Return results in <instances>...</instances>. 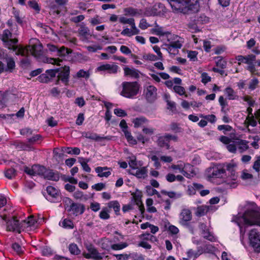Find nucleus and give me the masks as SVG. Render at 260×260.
I'll list each match as a JSON object with an SVG mask.
<instances>
[{
	"instance_id": "423d86ee",
	"label": "nucleus",
	"mask_w": 260,
	"mask_h": 260,
	"mask_svg": "<svg viewBox=\"0 0 260 260\" xmlns=\"http://www.w3.org/2000/svg\"><path fill=\"white\" fill-rule=\"evenodd\" d=\"M225 169L229 174V176L225 182L230 185L231 187L235 188L236 186V180L237 175L236 173V165L233 162L227 164L225 165Z\"/></svg>"
},
{
	"instance_id": "a878e982",
	"label": "nucleus",
	"mask_w": 260,
	"mask_h": 260,
	"mask_svg": "<svg viewBox=\"0 0 260 260\" xmlns=\"http://www.w3.org/2000/svg\"><path fill=\"white\" fill-rule=\"evenodd\" d=\"M67 181H68L70 183H68L66 184L65 185V188L66 190L70 192H72L75 190V187L74 185V184H77V180L73 177H69L66 179Z\"/></svg>"
},
{
	"instance_id": "a211bd4d",
	"label": "nucleus",
	"mask_w": 260,
	"mask_h": 260,
	"mask_svg": "<svg viewBox=\"0 0 260 260\" xmlns=\"http://www.w3.org/2000/svg\"><path fill=\"white\" fill-rule=\"evenodd\" d=\"M156 88L153 85H149L146 90V96L147 99L150 102L154 101L156 96Z\"/></svg>"
},
{
	"instance_id": "f3484780",
	"label": "nucleus",
	"mask_w": 260,
	"mask_h": 260,
	"mask_svg": "<svg viewBox=\"0 0 260 260\" xmlns=\"http://www.w3.org/2000/svg\"><path fill=\"white\" fill-rule=\"evenodd\" d=\"M132 122L135 128H143L149 123V120L144 116H140L134 118Z\"/></svg>"
},
{
	"instance_id": "4468645a",
	"label": "nucleus",
	"mask_w": 260,
	"mask_h": 260,
	"mask_svg": "<svg viewBox=\"0 0 260 260\" xmlns=\"http://www.w3.org/2000/svg\"><path fill=\"white\" fill-rule=\"evenodd\" d=\"M192 218V215L191 211L187 209H183L182 210L180 216V223L183 225H186L187 224L188 221H189Z\"/></svg>"
},
{
	"instance_id": "aec40b11",
	"label": "nucleus",
	"mask_w": 260,
	"mask_h": 260,
	"mask_svg": "<svg viewBox=\"0 0 260 260\" xmlns=\"http://www.w3.org/2000/svg\"><path fill=\"white\" fill-rule=\"evenodd\" d=\"M131 174L137 178H144L147 176V169L146 167L137 168L136 169H133V170H131Z\"/></svg>"
},
{
	"instance_id": "f704fd0d",
	"label": "nucleus",
	"mask_w": 260,
	"mask_h": 260,
	"mask_svg": "<svg viewBox=\"0 0 260 260\" xmlns=\"http://www.w3.org/2000/svg\"><path fill=\"white\" fill-rule=\"evenodd\" d=\"M238 149L240 153H243L249 148L248 142L245 140H240L238 142Z\"/></svg>"
},
{
	"instance_id": "6e6d98bb",
	"label": "nucleus",
	"mask_w": 260,
	"mask_h": 260,
	"mask_svg": "<svg viewBox=\"0 0 260 260\" xmlns=\"http://www.w3.org/2000/svg\"><path fill=\"white\" fill-rule=\"evenodd\" d=\"M151 25L147 22V21L145 19H142L139 25V27L142 29H146L148 27L151 26Z\"/></svg>"
},
{
	"instance_id": "4be33fe9",
	"label": "nucleus",
	"mask_w": 260,
	"mask_h": 260,
	"mask_svg": "<svg viewBox=\"0 0 260 260\" xmlns=\"http://www.w3.org/2000/svg\"><path fill=\"white\" fill-rule=\"evenodd\" d=\"M43 176L50 180L57 181L59 179V175L57 173L53 172L51 170H47L45 168V171L44 172Z\"/></svg>"
},
{
	"instance_id": "49530a36",
	"label": "nucleus",
	"mask_w": 260,
	"mask_h": 260,
	"mask_svg": "<svg viewBox=\"0 0 260 260\" xmlns=\"http://www.w3.org/2000/svg\"><path fill=\"white\" fill-rule=\"evenodd\" d=\"M246 120L248 124L253 127L255 126L257 124V121L255 115H248L246 118Z\"/></svg>"
},
{
	"instance_id": "0e129e2a",
	"label": "nucleus",
	"mask_w": 260,
	"mask_h": 260,
	"mask_svg": "<svg viewBox=\"0 0 260 260\" xmlns=\"http://www.w3.org/2000/svg\"><path fill=\"white\" fill-rule=\"evenodd\" d=\"M136 140L141 142L143 144H144L145 143L148 142L149 141V138H146L142 134H139L137 136Z\"/></svg>"
},
{
	"instance_id": "7c9ffc66",
	"label": "nucleus",
	"mask_w": 260,
	"mask_h": 260,
	"mask_svg": "<svg viewBox=\"0 0 260 260\" xmlns=\"http://www.w3.org/2000/svg\"><path fill=\"white\" fill-rule=\"evenodd\" d=\"M47 192L49 196L53 198H57L59 196L58 190L51 186L47 187Z\"/></svg>"
},
{
	"instance_id": "6e6552de",
	"label": "nucleus",
	"mask_w": 260,
	"mask_h": 260,
	"mask_svg": "<svg viewBox=\"0 0 260 260\" xmlns=\"http://www.w3.org/2000/svg\"><path fill=\"white\" fill-rule=\"evenodd\" d=\"M225 173V169L220 165L210 167L207 171V175L209 178H222Z\"/></svg>"
},
{
	"instance_id": "39448f33",
	"label": "nucleus",
	"mask_w": 260,
	"mask_h": 260,
	"mask_svg": "<svg viewBox=\"0 0 260 260\" xmlns=\"http://www.w3.org/2000/svg\"><path fill=\"white\" fill-rule=\"evenodd\" d=\"M120 94L126 98L132 99L139 92L140 85L137 82H123Z\"/></svg>"
},
{
	"instance_id": "f03ea898",
	"label": "nucleus",
	"mask_w": 260,
	"mask_h": 260,
	"mask_svg": "<svg viewBox=\"0 0 260 260\" xmlns=\"http://www.w3.org/2000/svg\"><path fill=\"white\" fill-rule=\"evenodd\" d=\"M23 49L25 51L23 55H25V51H29L30 53L40 61L60 66V62L62 61L61 59L59 58H48L44 55L43 46L38 40L35 44L29 46L26 49Z\"/></svg>"
},
{
	"instance_id": "9b49d317",
	"label": "nucleus",
	"mask_w": 260,
	"mask_h": 260,
	"mask_svg": "<svg viewBox=\"0 0 260 260\" xmlns=\"http://www.w3.org/2000/svg\"><path fill=\"white\" fill-rule=\"evenodd\" d=\"M63 202L65 204V209L70 215L77 216L80 213L79 206L77 204L73 203L70 199L66 198Z\"/></svg>"
},
{
	"instance_id": "9d476101",
	"label": "nucleus",
	"mask_w": 260,
	"mask_h": 260,
	"mask_svg": "<svg viewBox=\"0 0 260 260\" xmlns=\"http://www.w3.org/2000/svg\"><path fill=\"white\" fill-rule=\"evenodd\" d=\"M168 41L170 42L169 44L166 45L167 49L170 53L173 51L174 49H180L182 47V44L179 40L180 38L175 35L168 34Z\"/></svg>"
},
{
	"instance_id": "774afa93",
	"label": "nucleus",
	"mask_w": 260,
	"mask_h": 260,
	"mask_svg": "<svg viewBox=\"0 0 260 260\" xmlns=\"http://www.w3.org/2000/svg\"><path fill=\"white\" fill-rule=\"evenodd\" d=\"M260 168V156L256 157V160L254 162L253 169L256 172H259Z\"/></svg>"
},
{
	"instance_id": "e433bc0d",
	"label": "nucleus",
	"mask_w": 260,
	"mask_h": 260,
	"mask_svg": "<svg viewBox=\"0 0 260 260\" xmlns=\"http://www.w3.org/2000/svg\"><path fill=\"white\" fill-rule=\"evenodd\" d=\"M225 93L226 94L229 100H235L237 95L234 90L231 87H227L225 89Z\"/></svg>"
},
{
	"instance_id": "4d7b16f0",
	"label": "nucleus",
	"mask_w": 260,
	"mask_h": 260,
	"mask_svg": "<svg viewBox=\"0 0 260 260\" xmlns=\"http://www.w3.org/2000/svg\"><path fill=\"white\" fill-rule=\"evenodd\" d=\"M110 241L108 239H104L102 240L101 247L103 249L109 250L111 246L109 244Z\"/></svg>"
},
{
	"instance_id": "2f4dec72",
	"label": "nucleus",
	"mask_w": 260,
	"mask_h": 260,
	"mask_svg": "<svg viewBox=\"0 0 260 260\" xmlns=\"http://www.w3.org/2000/svg\"><path fill=\"white\" fill-rule=\"evenodd\" d=\"M155 27L151 29V32L153 34H155L156 35L158 36H165L166 35L167 37L168 34H170L168 32H164L163 31L162 28L161 27H159L156 23V22H155Z\"/></svg>"
},
{
	"instance_id": "5701e85b",
	"label": "nucleus",
	"mask_w": 260,
	"mask_h": 260,
	"mask_svg": "<svg viewBox=\"0 0 260 260\" xmlns=\"http://www.w3.org/2000/svg\"><path fill=\"white\" fill-rule=\"evenodd\" d=\"M183 173L182 174L187 178H190L196 175V172L194 170L193 167L187 164L183 166Z\"/></svg>"
},
{
	"instance_id": "e2e57ef3",
	"label": "nucleus",
	"mask_w": 260,
	"mask_h": 260,
	"mask_svg": "<svg viewBox=\"0 0 260 260\" xmlns=\"http://www.w3.org/2000/svg\"><path fill=\"white\" fill-rule=\"evenodd\" d=\"M119 21L122 24H131L135 21L133 18H127L124 17L120 18Z\"/></svg>"
},
{
	"instance_id": "13d9d810",
	"label": "nucleus",
	"mask_w": 260,
	"mask_h": 260,
	"mask_svg": "<svg viewBox=\"0 0 260 260\" xmlns=\"http://www.w3.org/2000/svg\"><path fill=\"white\" fill-rule=\"evenodd\" d=\"M173 89L175 92L182 95L185 94V89L183 87L178 85L174 86Z\"/></svg>"
},
{
	"instance_id": "c9c22d12",
	"label": "nucleus",
	"mask_w": 260,
	"mask_h": 260,
	"mask_svg": "<svg viewBox=\"0 0 260 260\" xmlns=\"http://www.w3.org/2000/svg\"><path fill=\"white\" fill-rule=\"evenodd\" d=\"M208 211V208L206 206H200L197 207L196 214L198 216H202L205 215Z\"/></svg>"
},
{
	"instance_id": "0eeeda50",
	"label": "nucleus",
	"mask_w": 260,
	"mask_h": 260,
	"mask_svg": "<svg viewBox=\"0 0 260 260\" xmlns=\"http://www.w3.org/2000/svg\"><path fill=\"white\" fill-rule=\"evenodd\" d=\"M250 245L256 252H260V234L255 230L252 229L249 234Z\"/></svg>"
},
{
	"instance_id": "b1692460",
	"label": "nucleus",
	"mask_w": 260,
	"mask_h": 260,
	"mask_svg": "<svg viewBox=\"0 0 260 260\" xmlns=\"http://www.w3.org/2000/svg\"><path fill=\"white\" fill-rule=\"evenodd\" d=\"M156 144L160 148H166V149L170 148L169 141L166 135L159 137L156 141Z\"/></svg>"
},
{
	"instance_id": "37998d69",
	"label": "nucleus",
	"mask_w": 260,
	"mask_h": 260,
	"mask_svg": "<svg viewBox=\"0 0 260 260\" xmlns=\"http://www.w3.org/2000/svg\"><path fill=\"white\" fill-rule=\"evenodd\" d=\"M141 238L143 240H149L151 242L157 241V238L149 233H145L141 235Z\"/></svg>"
},
{
	"instance_id": "2eb2a0df",
	"label": "nucleus",
	"mask_w": 260,
	"mask_h": 260,
	"mask_svg": "<svg viewBox=\"0 0 260 260\" xmlns=\"http://www.w3.org/2000/svg\"><path fill=\"white\" fill-rule=\"evenodd\" d=\"M119 67L114 64H104L99 66L97 70L99 71H107L109 74H116L117 73Z\"/></svg>"
},
{
	"instance_id": "7ed1b4c3",
	"label": "nucleus",
	"mask_w": 260,
	"mask_h": 260,
	"mask_svg": "<svg viewBox=\"0 0 260 260\" xmlns=\"http://www.w3.org/2000/svg\"><path fill=\"white\" fill-rule=\"evenodd\" d=\"M173 11L176 13L186 14L199 11L198 1H168Z\"/></svg>"
},
{
	"instance_id": "f8f14e48",
	"label": "nucleus",
	"mask_w": 260,
	"mask_h": 260,
	"mask_svg": "<svg viewBox=\"0 0 260 260\" xmlns=\"http://www.w3.org/2000/svg\"><path fill=\"white\" fill-rule=\"evenodd\" d=\"M7 229L9 231H17L19 233L23 230V225L15 217H13L7 222Z\"/></svg>"
},
{
	"instance_id": "c85d7f7f",
	"label": "nucleus",
	"mask_w": 260,
	"mask_h": 260,
	"mask_svg": "<svg viewBox=\"0 0 260 260\" xmlns=\"http://www.w3.org/2000/svg\"><path fill=\"white\" fill-rule=\"evenodd\" d=\"M108 208H113L116 213L118 215L120 211V206L119 202L117 201H110L108 203Z\"/></svg>"
},
{
	"instance_id": "338daca9",
	"label": "nucleus",
	"mask_w": 260,
	"mask_h": 260,
	"mask_svg": "<svg viewBox=\"0 0 260 260\" xmlns=\"http://www.w3.org/2000/svg\"><path fill=\"white\" fill-rule=\"evenodd\" d=\"M28 5L35 11H40L39 6L36 1H28Z\"/></svg>"
},
{
	"instance_id": "a19ab883",
	"label": "nucleus",
	"mask_w": 260,
	"mask_h": 260,
	"mask_svg": "<svg viewBox=\"0 0 260 260\" xmlns=\"http://www.w3.org/2000/svg\"><path fill=\"white\" fill-rule=\"evenodd\" d=\"M155 130V128L153 127L146 126V125H145L142 128V131L144 134L151 136L154 134Z\"/></svg>"
},
{
	"instance_id": "c756f323",
	"label": "nucleus",
	"mask_w": 260,
	"mask_h": 260,
	"mask_svg": "<svg viewBox=\"0 0 260 260\" xmlns=\"http://www.w3.org/2000/svg\"><path fill=\"white\" fill-rule=\"evenodd\" d=\"M7 68H5V71L12 72L15 67V62L12 57L6 58Z\"/></svg>"
},
{
	"instance_id": "6ab92c4d",
	"label": "nucleus",
	"mask_w": 260,
	"mask_h": 260,
	"mask_svg": "<svg viewBox=\"0 0 260 260\" xmlns=\"http://www.w3.org/2000/svg\"><path fill=\"white\" fill-rule=\"evenodd\" d=\"M69 73V67L64 66L58 76V80L61 81L65 85H66L68 82Z\"/></svg>"
},
{
	"instance_id": "052dcab7",
	"label": "nucleus",
	"mask_w": 260,
	"mask_h": 260,
	"mask_svg": "<svg viewBox=\"0 0 260 260\" xmlns=\"http://www.w3.org/2000/svg\"><path fill=\"white\" fill-rule=\"evenodd\" d=\"M258 83V81L256 78L252 79L249 83V88L253 90L256 88Z\"/></svg>"
},
{
	"instance_id": "bb28decb",
	"label": "nucleus",
	"mask_w": 260,
	"mask_h": 260,
	"mask_svg": "<svg viewBox=\"0 0 260 260\" xmlns=\"http://www.w3.org/2000/svg\"><path fill=\"white\" fill-rule=\"evenodd\" d=\"M124 75L125 76H130L135 78L139 77V73L138 70L135 69H130L127 67L124 68Z\"/></svg>"
},
{
	"instance_id": "ea45409f",
	"label": "nucleus",
	"mask_w": 260,
	"mask_h": 260,
	"mask_svg": "<svg viewBox=\"0 0 260 260\" xmlns=\"http://www.w3.org/2000/svg\"><path fill=\"white\" fill-rule=\"evenodd\" d=\"M202 234L205 239H206L211 242L215 241L216 240V238L208 230L206 231L204 230L203 232H202Z\"/></svg>"
},
{
	"instance_id": "3c124183",
	"label": "nucleus",
	"mask_w": 260,
	"mask_h": 260,
	"mask_svg": "<svg viewBox=\"0 0 260 260\" xmlns=\"http://www.w3.org/2000/svg\"><path fill=\"white\" fill-rule=\"evenodd\" d=\"M69 249L72 254L77 255L80 253V250L75 244H71L69 245Z\"/></svg>"
},
{
	"instance_id": "603ef678",
	"label": "nucleus",
	"mask_w": 260,
	"mask_h": 260,
	"mask_svg": "<svg viewBox=\"0 0 260 260\" xmlns=\"http://www.w3.org/2000/svg\"><path fill=\"white\" fill-rule=\"evenodd\" d=\"M256 61V56L253 54L245 56L244 63L247 64L254 63Z\"/></svg>"
},
{
	"instance_id": "58836bf2",
	"label": "nucleus",
	"mask_w": 260,
	"mask_h": 260,
	"mask_svg": "<svg viewBox=\"0 0 260 260\" xmlns=\"http://www.w3.org/2000/svg\"><path fill=\"white\" fill-rule=\"evenodd\" d=\"M110 210L108 207H104L101 211L99 216L102 219H108L110 218Z\"/></svg>"
},
{
	"instance_id": "680f3d73",
	"label": "nucleus",
	"mask_w": 260,
	"mask_h": 260,
	"mask_svg": "<svg viewBox=\"0 0 260 260\" xmlns=\"http://www.w3.org/2000/svg\"><path fill=\"white\" fill-rule=\"evenodd\" d=\"M187 255L188 258H191L194 257V258H197L199 255H201V252L200 253H196L195 251H194L192 249H190L187 250Z\"/></svg>"
},
{
	"instance_id": "473e14b6",
	"label": "nucleus",
	"mask_w": 260,
	"mask_h": 260,
	"mask_svg": "<svg viewBox=\"0 0 260 260\" xmlns=\"http://www.w3.org/2000/svg\"><path fill=\"white\" fill-rule=\"evenodd\" d=\"M62 151L64 153L77 155L80 153V150L77 147H64L62 149Z\"/></svg>"
},
{
	"instance_id": "20e7f679",
	"label": "nucleus",
	"mask_w": 260,
	"mask_h": 260,
	"mask_svg": "<svg viewBox=\"0 0 260 260\" xmlns=\"http://www.w3.org/2000/svg\"><path fill=\"white\" fill-rule=\"evenodd\" d=\"M12 33L8 29L4 30L1 35V40L5 43V45L9 49L15 52L16 55H23L25 51L23 47L16 45L18 42L17 39H12Z\"/></svg>"
},
{
	"instance_id": "69168bd1",
	"label": "nucleus",
	"mask_w": 260,
	"mask_h": 260,
	"mask_svg": "<svg viewBox=\"0 0 260 260\" xmlns=\"http://www.w3.org/2000/svg\"><path fill=\"white\" fill-rule=\"evenodd\" d=\"M12 247L13 249L18 254H20L23 252L22 247L17 243L13 244Z\"/></svg>"
},
{
	"instance_id": "5fc2aeb1",
	"label": "nucleus",
	"mask_w": 260,
	"mask_h": 260,
	"mask_svg": "<svg viewBox=\"0 0 260 260\" xmlns=\"http://www.w3.org/2000/svg\"><path fill=\"white\" fill-rule=\"evenodd\" d=\"M146 192L147 194L149 196L156 194L158 198L160 197V195L159 193V192L156 189H153L151 186L146 187Z\"/></svg>"
},
{
	"instance_id": "ddd939ff",
	"label": "nucleus",
	"mask_w": 260,
	"mask_h": 260,
	"mask_svg": "<svg viewBox=\"0 0 260 260\" xmlns=\"http://www.w3.org/2000/svg\"><path fill=\"white\" fill-rule=\"evenodd\" d=\"M45 168L40 165H34L30 167H25L24 171L30 176L41 175L43 176Z\"/></svg>"
},
{
	"instance_id": "dca6fc26",
	"label": "nucleus",
	"mask_w": 260,
	"mask_h": 260,
	"mask_svg": "<svg viewBox=\"0 0 260 260\" xmlns=\"http://www.w3.org/2000/svg\"><path fill=\"white\" fill-rule=\"evenodd\" d=\"M84 137L92 140H94L98 142H103L105 141H110L112 139V137L110 136H100L95 133H84L82 135Z\"/></svg>"
},
{
	"instance_id": "72a5a7b5",
	"label": "nucleus",
	"mask_w": 260,
	"mask_h": 260,
	"mask_svg": "<svg viewBox=\"0 0 260 260\" xmlns=\"http://www.w3.org/2000/svg\"><path fill=\"white\" fill-rule=\"evenodd\" d=\"M125 131V132L124 133V136L129 144L133 145H136L137 144V141L132 135L131 132L126 130Z\"/></svg>"
},
{
	"instance_id": "393cba45",
	"label": "nucleus",
	"mask_w": 260,
	"mask_h": 260,
	"mask_svg": "<svg viewBox=\"0 0 260 260\" xmlns=\"http://www.w3.org/2000/svg\"><path fill=\"white\" fill-rule=\"evenodd\" d=\"M110 168L107 167H98L95 168V172L98 173V176L100 177H108L111 175Z\"/></svg>"
},
{
	"instance_id": "09e8293b",
	"label": "nucleus",
	"mask_w": 260,
	"mask_h": 260,
	"mask_svg": "<svg viewBox=\"0 0 260 260\" xmlns=\"http://www.w3.org/2000/svg\"><path fill=\"white\" fill-rule=\"evenodd\" d=\"M217 60L216 61V66L221 69H224L226 66V61L223 59L222 57L218 56L216 57Z\"/></svg>"
},
{
	"instance_id": "f257e3e1",
	"label": "nucleus",
	"mask_w": 260,
	"mask_h": 260,
	"mask_svg": "<svg viewBox=\"0 0 260 260\" xmlns=\"http://www.w3.org/2000/svg\"><path fill=\"white\" fill-rule=\"evenodd\" d=\"M251 208H248L242 216L237 217L236 222L240 229L241 233L245 232L243 225L249 226L257 225L260 226V212L256 210V205L251 204Z\"/></svg>"
},
{
	"instance_id": "864d4df0",
	"label": "nucleus",
	"mask_w": 260,
	"mask_h": 260,
	"mask_svg": "<svg viewBox=\"0 0 260 260\" xmlns=\"http://www.w3.org/2000/svg\"><path fill=\"white\" fill-rule=\"evenodd\" d=\"M38 80L41 82L46 83L50 81V77L47 75V74L45 72L44 74H41L38 77Z\"/></svg>"
},
{
	"instance_id": "c03bdc74",
	"label": "nucleus",
	"mask_w": 260,
	"mask_h": 260,
	"mask_svg": "<svg viewBox=\"0 0 260 260\" xmlns=\"http://www.w3.org/2000/svg\"><path fill=\"white\" fill-rule=\"evenodd\" d=\"M128 244L125 242L119 244H114L111 246V248L114 250H119L127 247Z\"/></svg>"
},
{
	"instance_id": "4c0bfd02",
	"label": "nucleus",
	"mask_w": 260,
	"mask_h": 260,
	"mask_svg": "<svg viewBox=\"0 0 260 260\" xmlns=\"http://www.w3.org/2000/svg\"><path fill=\"white\" fill-rule=\"evenodd\" d=\"M70 53V51L68 49L65 48L64 47H61V48H58L56 56L60 57H64Z\"/></svg>"
},
{
	"instance_id": "bf43d9fd",
	"label": "nucleus",
	"mask_w": 260,
	"mask_h": 260,
	"mask_svg": "<svg viewBox=\"0 0 260 260\" xmlns=\"http://www.w3.org/2000/svg\"><path fill=\"white\" fill-rule=\"evenodd\" d=\"M129 255L130 257L133 260H144V257L142 254L134 252L129 254Z\"/></svg>"
},
{
	"instance_id": "de8ad7c7",
	"label": "nucleus",
	"mask_w": 260,
	"mask_h": 260,
	"mask_svg": "<svg viewBox=\"0 0 260 260\" xmlns=\"http://www.w3.org/2000/svg\"><path fill=\"white\" fill-rule=\"evenodd\" d=\"M16 174V171L13 168L7 169L5 173L6 177L10 179H12L15 177Z\"/></svg>"
},
{
	"instance_id": "1a4fd4ad",
	"label": "nucleus",
	"mask_w": 260,
	"mask_h": 260,
	"mask_svg": "<svg viewBox=\"0 0 260 260\" xmlns=\"http://www.w3.org/2000/svg\"><path fill=\"white\" fill-rule=\"evenodd\" d=\"M166 13L165 7L161 3H158L155 5L152 8H147L145 12V14L147 16H161Z\"/></svg>"
},
{
	"instance_id": "79ce46f5",
	"label": "nucleus",
	"mask_w": 260,
	"mask_h": 260,
	"mask_svg": "<svg viewBox=\"0 0 260 260\" xmlns=\"http://www.w3.org/2000/svg\"><path fill=\"white\" fill-rule=\"evenodd\" d=\"M161 192L165 194L168 196L170 198L178 199L182 197V193L181 192H175L174 191H166L162 190Z\"/></svg>"
},
{
	"instance_id": "cd10ccee",
	"label": "nucleus",
	"mask_w": 260,
	"mask_h": 260,
	"mask_svg": "<svg viewBox=\"0 0 260 260\" xmlns=\"http://www.w3.org/2000/svg\"><path fill=\"white\" fill-rule=\"evenodd\" d=\"M59 225L66 229H72L74 228V224L71 220L66 218L59 222Z\"/></svg>"
},
{
	"instance_id": "412c9836",
	"label": "nucleus",
	"mask_w": 260,
	"mask_h": 260,
	"mask_svg": "<svg viewBox=\"0 0 260 260\" xmlns=\"http://www.w3.org/2000/svg\"><path fill=\"white\" fill-rule=\"evenodd\" d=\"M38 222H40L39 219L37 221L34 219V216L31 215L27 217V220H23L21 221L22 225H23V230L26 228L30 227L35 228L36 227V224Z\"/></svg>"
},
{
	"instance_id": "a18cd8bd",
	"label": "nucleus",
	"mask_w": 260,
	"mask_h": 260,
	"mask_svg": "<svg viewBox=\"0 0 260 260\" xmlns=\"http://www.w3.org/2000/svg\"><path fill=\"white\" fill-rule=\"evenodd\" d=\"M42 140V138L40 135H36L28 139V142L31 144L38 143Z\"/></svg>"
},
{
	"instance_id": "8fccbe9b",
	"label": "nucleus",
	"mask_w": 260,
	"mask_h": 260,
	"mask_svg": "<svg viewBox=\"0 0 260 260\" xmlns=\"http://www.w3.org/2000/svg\"><path fill=\"white\" fill-rule=\"evenodd\" d=\"M246 69L253 75H256L258 76L260 75L259 73L258 72L257 70L256 69L255 65L253 64V63L248 64Z\"/></svg>"
}]
</instances>
